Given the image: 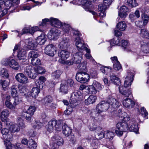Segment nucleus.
Wrapping results in <instances>:
<instances>
[{
	"label": "nucleus",
	"mask_w": 149,
	"mask_h": 149,
	"mask_svg": "<svg viewBox=\"0 0 149 149\" xmlns=\"http://www.w3.org/2000/svg\"><path fill=\"white\" fill-rule=\"evenodd\" d=\"M141 49L142 51L145 53H149V46L148 44L146 43H143L141 45Z\"/></svg>",
	"instance_id": "obj_48"
},
{
	"label": "nucleus",
	"mask_w": 149,
	"mask_h": 149,
	"mask_svg": "<svg viewBox=\"0 0 149 149\" xmlns=\"http://www.w3.org/2000/svg\"><path fill=\"white\" fill-rule=\"evenodd\" d=\"M1 63L4 65H9L10 67L16 70H18L19 67L18 63L14 59L10 60L8 58L4 59L2 61Z\"/></svg>",
	"instance_id": "obj_6"
},
{
	"label": "nucleus",
	"mask_w": 149,
	"mask_h": 149,
	"mask_svg": "<svg viewBox=\"0 0 149 149\" xmlns=\"http://www.w3.org/2000/svg\"><path fill=\"white\" fill-rule=\"evenodd\" d=\"M53 141L51 147V149H55L58 146L62 145L63 143V139L59 136H54L52 138Z\"/></svg>",
	"instance_id": "obj_10"
},
{
	"label": "nucleus",
	"mask_w": 149,
	"mask_h": 149,
	"mask_svg": "<svg viewBox=\"0 0 149 149\" xmlns=\"http://www.w3.org/2000/svg\"><path fill=\"white\" fill-rule=\"evenodd\" d=\"M0 84L2 85L3 89L5 90L6 88L8 86L9 83L6 80L3 81L1 80L0 81Z\"/></svg>",
	"instance_id": "obj_58"
},
{
	"label": "nucleus",
	"mask_w": 149,
	"mask_h": 149,
	"mask_svg": "<svg viewBox=\"0 0 149 149\" xmlns=\"http://www.w3.org/2000/svg\"><path fill=\"white\" fill-rule=\"evenodd\" d=\"M140 34L143 38L149 39V31L146 29H141L140 31Z\"/></svg>",
	"instance_id": "obj_39"
},
{
	"label": "nucleus",
	"mask_w": 149,
	"mask_h": 149,
	"mask_svg": "<svg viewBox=\"0 0 149 149\" xmlns=\"http://www.w3.org/2000/svg\"><path fill=\"white\" fill-rule=\"evenodd\" d=\"M123 104L125 107L128 108L133 107L135 104V102L133 100L127 98L123 100Z\"/></svg>",
	"instance_id": "obj_22"
},
{
	"label": "nucleus",
	"mask_w": 149,
	"mask_h": 149,
	"mask_svg": "<svg viewBox=\"0 0 149 149\" xmlns=\"http://www.w3.org/2000/svg\"><path fill=\"white\" fill-rule=\"evenodd\" d=\"M41 60L37 58L31 59V64L34 66L38 67L41 64Z\"/></svg>",
	"instance_id": "obj_43"
},
{
	"label": "nucleus",
	"mask_w": 149,
	"mask_h": 149,
	"mask_svg": "<svg viewBox=\"0 0 149 149\" xmlns=\"http://www.w3.org/2000/svg\"><path fill=\"white\" fill-rule=\"evenodd\" d=\"M62 128L63 134L66 136H69L72 132V130L66 124L62 126Z\"/></svg>",
	"instance_id": "obj_31"
},
{
	"label": "nucleus",
	"mask_w": 149,
	"mask_h": 149,
	"mask_svg": "<svg viewBox=\"0 0 149 149\" xmlns=\"http://www.w3.org/2000/svg\"><path fill=\"white\" fill-rule=\"evenodd\" d=\"M82 53L80 52H78L74 55L72 58L74 63L78 64L80 63L82 59Z\"/></svg>",
	"instance_id": "obj_23"
},
{
	"label": "nucleus",
	"mask_w": 149,
	"mask_h": 149,
	"mask_svg": "<svg viewBox=\"0 0 149 149\" xmlns=\"http://www.w3.org/2000/svg\"><path fill=\"white\" fill-rule=\"evenodd\" d=\"M80 71L76 74V80L81 83H84L88 81L89 75L86 73L87 69L85 63L79 64Z\"/></svg>",
	"instance_id": "obj_1"
},
{
	"label": "nucleus",
	"mask_w": 149,
	"mask_h": 149,
	"mask_svg": "<svg viewBox=\"0 0 149 149\" xmlns=\"http://www.w3.org/2000/svg\"><path fill=\"white\" fill-rule=\"evenodd\" d=\"M70 45L69 39L65 37L62 38L58 45V47L61 49H67Z\"/></svg>",
	"instance_id": "obj_19"
},
{
	"label": "nucleus",
	"mask_w": 149,
	"mask_h": 149,
	"mask_svg": "<svg viewBox=\"0 0 149 149\" xmlns=\"http://www.w3.org/2000/svg\"><path fill=\"white\" fill-rule=\"evenodd\" d=\"M142 19L143 20L145 24H147L149 20V16L145 13H143L141 15Z\"/></svg>",
	"instance_id": "obj_57"
},
{
	"label": "nucleus",
	"mask_w": 149,
	"mask_h": 149,
	"mask_svg": "<svg viewBox=\"0 0 149 149\" xmlns=\"http://www.w3.org/2000/svg\"><path fill=\"white\" fill-rule=\"evenodd\" d=\"M11 93L13 97H15L17 95V86L16 85H13L11 87Z\"/></svg>",
	"instance_id": "obj_53"
},
{
	"label": "nucleus",
	"mask_w": 149,
	"mask_h": 149,
	"mask_svg": "<svg viewBox=\"0 0 149 149\" xmlns=\"http://www.w3.org/2000/svg\"><path fill=\"white\" fill-rule=\"evenodd\" d=\"M36 109V108L35 107L30 106L27 111H23L21 112V116L30 122L31 120V117L33 115Z\"/></svg>",
	"instance_id": "obj_3"
},
{
	"label": "nucleus",
	"mask_w": 149,
	"mask_h": 149,
	"mask_svg": "<svg viewBox=\"0 0 149 149\" xmlns=\"http://www.w3.org/2000/svg\"><path fill=\"white\" fill-rule=\"evenodd\" d=\"M36 71V72L37 74V75L38 74H42L44 73L45 72V71H44V69L42 67H38L37 69H35Z\"/></svg>",
	"instance_id": "obj_64"
},
{
	"label": "nucleus",
	"mask_w": 149,
	"mask_h": 149,
	"mask_svg": "<svg viewBox=\"0 0 149 149\" xmlns=\"http://www.w3.org/2000/svg\"><path fill=\"white\" fill-rule=\"evenodd\" d=\"M39 29L38 26L29 28V33L33 34L34 33L37 31H39Z\"/></svg>",
	"instance_id": "obj_63"
},
{
	"label": "nucleus",
	"mask_w": 149,
	"mask_h": 149,
	"mask_svg": "<svg viewBox=\"0 0 149 149\" xmlns=\"http://www.w3.org/2000/svg\"><path fill=\"white\" fill-rule=\"evenodd\" d=\"M87 90L89 93L91 94H95L97 91L92 85L88 86Z\"/></svg>",
	"instance_id": "obj_51"
},
{
	"label": "nucleus",
	"mask_w": 149,
	"mask_h": 149,
	"mask_svg": "<svg viewBox=\"0 0 149 149\" xmlns=\"http://www.w3.org/2000/svg\"><path fill=\"white\" fill-rule=\"evenodd\" d=\"M13 99L14 100V102H13V104L14 105L15 107L16 105L18 104L21 101V99L19 98L17 96V95L16 96V97H13Z\"/></svg>",
	"instance_id": "obj_62"
},
{
	"label": "nucleus",
	"mask_w": 149,
	"mask_h": 149,
	"mask_svg": "<svg viewBox=\"0 0 149 149\" xmlns=\"http://www.w3.org/2000/svg\"><path fill=\"white\" fill-rule=\"evenodd\" d=\"M60 34V31L55 28L51 29L47 34V36L50 40H56Z\"/></svg>",
	"instance_id": "obj_8"
},
{
	"label": "nucleus",
	"mask_w": 149,
	"mask_h": 149,
	"mask_svg": "<svg viewBox=\"0 0 149 149\" xmlns=\"http://www.w3.org/2000/svg\"><path fill=\"white\" fill-rule=\"evenodd\" d=\"M89 129L91 131L95 130V132L97 133L95 134V138L97 140L102 139L103 137L105 138V132H103L100 131L99 132H97L99 130H100V127H96V126L94 125L93 126L90 125L89 126Z\"/></svg>",
	"instance_id": "obj_11"
},
{
	"label": "nucleus",
	"mask_w": 149,
	"mask_h": 149,
	"mask_svg": "<svg viewBox=\"0 0 149 149\" xmlns=\"http://www.w3.org/2000/svg\"><path fill=\"white\" fill-rule=\"evenodd\" d=\"M28 146V148L31 149H36L37 147V144L33 139H31L29 141Z\"/></svg>",
	"instance_id": "obj_46"
},
{
	"label": "nucleus",
	"mask_w": 149,
	"mask_h": 149,
	"mask_svg": "<svg viewBox=\"0 0 149 149\" xmlns=\"http://www.w3.org/2000/svg\"><path fill=\"white\" fill-rule=\"evenodd\" d=\"M6 100L5 102V105L6 107L11 109L14 110L15 109V107L13 104H12L10 102L11 99L10 96L7 95L6 96Z\"/></svg>",
	"instance_id": "obj_28"
},
{
	"label": "nucleus",
	"mask_w": 149,
	"mask_h": 149,
	"mask_svg": "<svg viewBox=\"0 0 149 149\" xmlns=\"http://www.w3.org/2000/svg\"><path fill=\"white\" fill-rule=\"evenodd\" d=\"M52 98L50 96L46 97L42 100V103L45 106L52 102Z\"/></svg>",
	"instance_id": "obj_45"
},
{
	"label": "nucleus",
	"mask_w": 149,
	"mask_h": 149,
	"mask_svg": "<svg viewBox=\"0 0 149 149\" xmlns=\"http://www.w3.org/2000/svg\"><path fill=\"white\" fill-rule=\"evenodd\" d=\"M15 79L18 82L23 84H26L29 82L28 78L22 73L17 74L15 76Z\"/></svg>",
	"instance_id": "obj_18"
},
{
	"label": "nucleus",
	"mask_w": 149,
	"mask_h": 149,
	"mask_svg": "<svg viewBox=\"0 0 149 149\" xmlns=\"http://www.w3.org/2000/svg\"><path fill=\"white\" fill-rule=\"evenodd\" d=\"M82 93L79 91H76L73 92L71 95L70 100V102L71 104L75 103L78 100Z\"/></svg>",
	"instance_id": "obj_15"
},
{
	"label": "nucleus",
	"mask_w": 149,
	"mask_h": 149,
	"mask_svg": "<svg viewBox=\"0 0 149 149\" xmlns=\"http://www.w3.org/2000/svg\"><path fill=\"white\" fill-rule=\"evenodd\" d=\"M56 52L55 47L52 44L47 45L45 49V53L51 56H53Z\"/></svg>",
	"instance_id": "obj_13"
},
{
	"label": "nucleus",
	"mask_w": 149,
	"mask_h": 149,
	"mask_svg": "<svg viewBox=\"0 0 149 149\" xmlns=\"http://www.w3.org/2000/svg\"><path fill=\"white\" fill-rule=\"evenodd\" d=\"M38 56V52L35 51H31L29 53L28 58L29 59H35L37 58Z\"/></svg>",
	"instance_id": "obj_44"
},
{
	"label": "nucleus",
	"mask_w": 149,
	"mask_h": 149,
	"mask_svg": "<svg viewBox=\"0 0 149 149\" xmlns=\"http://www.w3.org/2000/svg\"><path fill=\"white\" fill-rule=\"evenodd\" d=\"M19 0H0V4H4L7 9L14 7V8L19 3Z\"/></svg>",
	"instance_id": "obj_5"
},
{
	"label": "nucleus",
	"mask_w": 149,
	"mask_h": 149,
	"mask_svg": "<svg viewBox=\"0 0 149 149\" xmlns=\"http://www.w3.org/2000/svg\"><path fill=\"white\" fill-rule=\"evenodd\" d=\"M36 40L37 44L40 45H42L44 44L46 41V38L44 35L41 34L37 38Z\"/></svg>",
	"instance_id": "obj_32"
},
{
	"label": "nucleus",
	"mask_w": 149,
	"mask_h": 149,
	"mask_svg": "<svg viewBox=\"0 0 149 149\" xmlns=\"http://www.w3.org/2000/svg\"><path fill=\"white\" fill-rule=\"evenodd\" d=\"M4 143L6 149H20L21 145L20 143H17L15 146H14L13 147L11 146L10 141H4Z\"/></svg>",
	"instance_id": "obj_29"
},
{
	"label": "nucleus",
	"mask_w": 149,
	"mask_h": 149,
	"mask_svg": "<svg viewBox=\"0 0 149 149\" xmlns=\"http://www.w3.org/2000/svg\"><path fill=\"white\" fill-rule=\"evenodd\" d=\"M97 99V97L96 96L91 95L84 101L85 104L87 105H89L93 104L95 103Z\"/></svg>",
	"instance_id": "obj_27"
},
{
	"label": "nucleus",
	"mask_w": 149,
	"mask_h": 149,
	"mask_svg": "<svg viewBox=\"0 0 149 149\" xmlns=\"http://www.w3.org/2000/svg\"><path fill=\"white\" fill-rule=\"evenodd\" d=\"M129 123H127L124 122H118L116 124V127L119 129L123 130L124 132H126L129 130Z\"/></svg>",
	"instance_id": "obj_21"
},
{
	"label": "nucleus",
	"mask_w": 149,
	"mask_h": 149,
	"mask_svg": "<svg viewBox=\"0 0 149 149\" xmlns=\"http://www.w3.org/2000/svg\"><path fill=\"white\" fill-rule=\"evenodd\" d=\"M110 44L111 45L113 46L116 45L119 46L120 45V40L119 39H117L116 40L114 39H112L110 40Z\"/></svg>",
	"instance_id": "obj_56"
},
{
	"label": "nucleus",
	"mask_w": 149,
	"mask_h": 149,
	"mask_svg": "<svg viewBox=\"0 0 149 149\" xmlns=\"http://www.w3.org/2000/svg\"><path fill=\"white\" fill-rule=\"evenodd\" d=\"M68 84L67 83H64L63 81L61 84L60 91L63 94H66L68 92Z\"/></svg>",
	"instance_id": "obj_34"
},
{
	"label": "nucleus",
	"mask_w": 149,
	"mask_h": 149,
	"mask_svg": "<svg viewBox=\"0 0 149 149\" xmlns=\"http://www.w3.org/2000/svg\"><path fill=\"white\" fill-rule=\"evenodd\" d=\"M108 102L109 105L111 109L118 108L120 105V104L116 99L112 97H110L108 99Z\"/></svg>",
	"instance_id": "obj_17"
},
{
	"label": "nucleus",
	"mask_w": 149,
	"mask_h": 149,
	"mask_svg": "<svg viewBox=\"0 0 149 149\" xmlns=\"http://www.w3.org/2000/svg\"><path fill=\"white\" fill-rule=\"evenodd\" d=\"M26 51L24 49L20 50L17 54V57L19 60H23L25 61L26 60L25 58L26 57Z\"/></svg>",
	"instance_id": "obj_33"
},
{
	"label": "nucleus",
	"mask_w": 149,
	"mask_h": 149,
	"mask_svg": "<svg viewBox=\"0 0 149 149\" xmlns=\"http://www.w3.org/2000/svg\"><path fill=\"white\" fill-rule=\"evenodd\" d=\"M111 82L115 85H119L120 84L119 79L115 75H111L110 76Z\"/></svg>",
	"instance_id": "obj_38"
},
{
	"label": "nucleus",
	"mask_w": 149,
	"mask_h": 149,
	"mask_svg": "<svg viewBox=\"0 0 149 149\" xmlns=\"http://www.w3.org/2000/svg\"><path fill=\"white\" fill-rule=\"evenodd\" d=\"M50 24V18H45L42 19V22L39 24V26H46L47 24Z\"/></svg>",
	"instance_id": "obj_54"
},
{
	"label": "nucleus",
	"mask_w": 149,
	"mask_h": 149,
	"mask_svg": "<svg viewBox=\"0 0 149 149\" xmlns=\"http://www.w3.org/2000/svg\"><path fill=\"white\" fill-rule=\"evenodd\" d=\"M62 72L59 70H56L52 73V77L54 79H57L60 77Z\"/></svg>",
	"instance_id": "obj_47"
},
{
	"label": "nucleus",
	"mask_w": 149,
	"mask_h": 149,
	"mask_svg": "<svg viewBox=\"0 0 149 149\" xmlns=\"http://www.w3.org/2000/svg\"><path fill=\"white\" fill-rule=\"evenodd\" d=\"M109 107L108 100L107 101H103L97 105L96 107V111L97 113H100L107 110Z\"/></svg>",
	"instance_id": "obj_4"
},
{
	"label": "nucleus",
	"mask_w": 149,
	"mask_h": 149,
	"mask_svg": "<svg viewBox=\"0 0 149 149\" xmlns=\"http://www.w3.org/2000/svg\"><path fill=\"white\" fill-rule=\"evenodd\" d=\"M36 87H33L31 90V96L34 98H36L38 96L40 91V85H38L36 84Z\"/></svg>",
	"instance_id": "obj_26"
},
{
	"label": "nucleus",
	"mask_w": 149,
	"mask_h": 149,
	"mask_svg": "<svg viewBox=\"0 0 149 149\" xmlns=\"http://www.w3.org/2000/svg\"><path fill=\"white\" fill-rule=\"evenodd\" d=\"M75 41H76L75 45L78 50H79L84 49L86 46L84 41L81 39H77V38Z\"/></svg>",
	"instance_id": "obj_30"
},
{
	"label": "nucleus",
	"mask_w": 149,
	"mask_h": 149,
	"mask_svg": "<svg viewBox=\"0 0 149 149\" xmlns=\"http://www.w3.org/2000/svg\"><path fill=\"white\" fill-rule=\"evenodd\" d=\"M23 120L20 117L18 118L17 124L19 127H21L22 128H24L25 127V125L23 123Z\"/></svg>",
	"instance_id": "obj_59"
},
{
	"label": "nucleus",
	"mask_w": 149,
	"mask_h": 149,
	"mask_svg": "<svg viewBox=\"0 0 149 149\" xmlns=\"http://www.w3.org/2000/svg\"><path fill=\"white\" fill-rule=\"evenodd\" d=\"M62 27L63 30L65 33H69L70 32L72 29L69 24H64L62 25L61 26Z\"/></svg>",
	"instance_id": "obj_41"
},
{
	"label": "nucleus",
	"mask_w": 149,
	"mask_h": 149,
	"mask_svg": "<svg viewBox=\"0 0 149 149\" xmlns=\"http://www.w3.org/2000/svg\"><path fill=\"white\" fill-rule=\"evenodd\" d=\"M128 5L131 7H136L138 5L136 0H127Z\"/></svg>",
	"instance_id": "obj_55"
},
{
	"label": "nucleus",
	"mask_w": 149,
	"mask_h": 149,
	"mask_svg": "<svg viewBox=\"0 0 149 149\" xmlns=\"http://www.w3.org/2000/svg\"><path fill=\"white\" fill-rule=\"evenodd\" d=\"M42 123L40 121H35L33 124V127L35 129H39L42 126Z\"/></svg>",
	"instance_id": "obj_49"
},
{
	"label": "nucleus",
	"mask_w": 149,
	"mask_h": 149,
	"mask_svg": "<svg viewBox=\"0 0 149 149\" xmlns=\"http://www.w3.org/2000/svg\"><path fill=\"white\" fill-rule=\"evenodd\" d=\"M92 141L91 143V144L93 148H97L98 147V140L96 139H92Z\"/></svg>",
	"instance_id": "obj_50"
},
{
	"label": "nucleus",
	"mask_w": 149,
	"mask_h": 149,
	"mask_svg": "<svg viewBox=\"0 0 149 149\" xmlns=\"http://www.w3.org/2000/svg\"><path fill=\"white\" fill-rule=\"evenodd\" d=\"M58 56L60 58L59 61L63 63V61L67 59L70 56V53L67 49H62L59 50L58 53Z\"/></svg>",
	"instance_id": "obj_9"
},
{
	"label": "nucleus",
	"mask_w": 149,
	"mask_h": 149,
	"mask_svg": "<svg viewBox=\"0 0 149 149\" xmlns=\"http://www.w3.org/2000/svg\"><path fill=\"white\" fill-rule=\"evenodd\" d=\"M105 138L109 140H112L115 134L113 132L106 131L105 132Z\"/></svg>",
	"instance_id": "obj_42"
},
{
	"label": "nucleus",
	"mask_w": 149,
	"mask_h": 149,
	"mask_svg": "<svg viewBox=\"0 0 149 149\" xmlns=\"http://www.w3.org/2000/svg\"><path fill=\"white\" fill-rule=\"evenodd\" d=\"M92 85L97 91L101 90L104 88L103 85L96 81H94Z\"/></svg>",
	"instance_id": "obj_40"
},
{
	"label": "nucleus",
	"mask_w": 149,
	"mask_h": 149,
	"mask_svg": "<svg viewBox=\"0 0 149 149\" xmlns=\"http://www.w3.org/2000/svg\"><path fill=\"white\" fill-rule=\"evenodd\" d=\"M50 24L52 26L57 28H60L62 25V23L58 19L51 17Z\"/></svg>",
	"instance_id": "obj_25"
},
{
	"label": "nucleus",
	"mask_w": 149,
	"mask_h": 149,
	"mask_svg": "<svg viewBox=\"0 0 149 149\" xmlns=\"http://www.w3.org/2000/svg\"><path fill=\"white\" fill-rule=\"evenodd\" d=\"M117 28L120 31H125L127 25L124 21H121L118 22L116 25Z\"/></svg>",
	"instance_id": "obj_36"
},
{
	"label": "nucleus",
	"mask_w": 149,
	"mask_h": 149,
	"mask_svg": "<svg viewBox=\"0 0 149 149\" xmlns=\"http://www.w3.org/2000/svg\"><path fill=\"white\" fill-rule=\"evenodd\" d=\"M62 121L60 120H51L49 121L46 126L47 131L49 132H52L54 129L57 131H60L61 130Z\"/></svg>",
	"instance_id": "obj_2"
},
{
	"label": "nucleus",
	"mask_w": 149,
	"mask_h": 149,
	"mask_svg": "<svg viewBox=\"0 0 149 149\" xmlns=\"http://www.w3.org/2000/svg\"><path fill=\"white\" fill-rule=\"evenodd\" d=\"M123 115V118L122 120L121 121L128 123V122L130 120V117L125 112L124 113Z\"/></svg>",
	"instance_id": "obj_60"
},
{
	"label": "nucleus",
	"mask_w": 149,
	"mask_h": 149,
	"mask_svg": "<svg viewBox=\"0 0 149 149\" xmlns=\"http://www.w3.org/2000/svg\"><path fill=\"white\" fill-rule=\"evenodd\" d=\"M20 129V127L17 124H11L9 130L12 133H15L19 132Z\"/></svg>",
	"instance_id": "obj_35"
},
{
	"label": "nucleus",
	"mask_w": 149,
	"mask_h": 149,
	"mask_svg": "<svg viewBox=\"0 0 149 149\" xmlns=\"http://www.w3.org/2000/svg\"><path fill=\"white\" fill-rule=\"evenodd\" d=\"M0 75L2 77H8V74L6 70L4 68H3L0 71Z\"/></svg>",
	"instance_id": "obj_52"
},
{
	"label": "nucleus",
	"mask_w": 149,
	"mask_h": 149,
	"mask_svg": "<svg viewBox=\"0 0 149 149\" xmlns=\"http://www.w3.org/2000/svg\"><path fill=\"white\" fill-rule=\"evenodd\" d=\"M130 87L124 85V86H120L119 87V92L123 95L128 97L132 92V90Z\"/></svg>",
	"instance_id": "obj_12"
},
{
	"label": "nucleus",
	"mask_w": 149,
	"mask_h": 149,
	"mask_svg": "<svg viewBox=\"0 0 149 149\" xmlns=\"http://www.w3.org/2000/svg\"><path fill=\"white\" fill-rule=\"evenodd\" d=\"M2 135V138L6 141H10L12 140L13 135L6 128H3L1 131Z\"/></svg>",
	"instance_id": "obj_14"
},
{
	"label": "nucleus",
	"mask_w": 149,
	"mask_h": 149,
	"mask_svg": "<svg viewBox=\"0 0 149 149\" xmlns=\"http://www.w3.org/2000/svg\"><path fill=\"white\" fill-rule=\"evenodd\" d=\"M134 75L133 73L128 72L125 79L124 85L130 87L134 79Z\"/></svg>",
	"instance_id": "obj_16"
},
{
	"label": "nucleus",
	"mask_w": 149,
	"mask_h": 149,
	"mask_svg": "<svg viewBox=\"0 0 149 149\" xmlns=\"http://www.w3.org/2000/svg\"><path fill=\"white\" fill-rule=\"evenodd\" d=\"M111 59L113 63V68L115 70H119L122 68V67L119 62L118 61L116 56L111 57Z\"/></svg>",
	"instance_id": "obj_24"
},
{
	"label": "nucleus",
	"mask_w": 149,
	"mask_h": 149,
	"mask_svg": "<svg viewBox=\"0 0 149 149\" xmlns=\"http://www.w3.org/2000/svg\"><path fill=\"white\" fill-rule=\"evenodd\" d=\"M73 108L70 106H68L66 110L64 112V113L65 115H69L72 112Z\"/></svg>",
	"instance_id": "obj_61"
},
{
	"label": "nucleus",
	"mask_w": 149,
	"mask_h": 149,
	"mask_svg": "<svg viewBox=\"0 0 149 149\" xmlns=\"http://www.w3.org/2000/svg\"><path fill=\"white\" fill-rule=\"evenodd\" d=\"M24 73L32 79H35L37 76L36 70L31 66L28 65L26 67L25 69Z\"/></svg>",
	"instance_id": "obj_7"
},
{
	"label": "nucleus",
	"mask_w": 149,
	"mask_h": 149,
	"mask_svg": "<svg viewBox=\"0 0 149 149\" xmlns=\"http://www.w3.org/2000/svg\"><path fill=\"white\" fill-rule=\"evenodd\" d=\"M129 130L131 132H137L139 130V128L137 125V123L134 120H131L129 122Z\"/></svg>",
	"instance_id": "obj_20"
},
{
	"label": "nucleus",
	"mask_w": 149,
	"mask_h": 149,
	"mask_svg": "<svg viewBox=\"0 0 149 149\" xmlns=\"http://www.w3.org/2000/svg\"><path fill=\"white\" fill-rule=\"evenodd\" d=\"M9 114V111L7 109H4L1 112V118L2 122L5 121L6 120Z\"/></svg>",
	"instance_id": "obj_37"
}]
</instances>
